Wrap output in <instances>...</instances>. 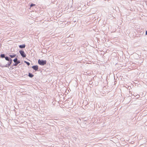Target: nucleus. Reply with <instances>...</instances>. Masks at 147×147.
<instances>
[{
  "instance_id": "nucleus-1",
  "label": "nucleus",
  "mask_w": 147,
  "mask_h": 147,
  "mask_svg": "<svg viewBox=\"0 0 147 147\" xmlns=\"http://www.w3.org/2000/svg\"><path fill=\"white\" fill-rule=\"evenodd\" d=\"M8 61L5 60H2L0 62V66L2 68L8 67Z\"/></svg>"
},
{
  "instance_id": "nucleus-2",
  "label": "nucleus",
  "mask_w": 147,
  "mask_h": 147,
  "mask_svg": "<svg viewBox=\"0 0 147 147\" xmlns=\"http://www.w3.org/2000/svg\"><path fill=\"white\" fill-rule=\"evenodd\" d=\"M46 63L47 61L46 60L39 59L38 60V63L40 65H44L46 64Z\"/></svg>"
},
{
  "instance_id": "nucleus-3",
  "label": "nucleus",
  "mask_w": 147,
  "mask_h": 147,
  "mask_svg": "<svg viewBox=\"0 0 147 147\" xmlns=\"http://www.w3.org/2000/svg\"><path fill=\"white\" fill-rule=\"evenodd\" d=\"M6 61H8V68L9 67V66H10L11 64H12L13 60L11 58H10L9 57H8V59H7L6 60Z\"/></svg>"
},
{
  "instance_id": "nucleus-4",
  "label": "nucleus",
  "mask_w": 147,
  "mask_h": 147,
  "mask_svg": "<svg viewBox=\"0 0 147 147\" xmlns=\"http://www.w3.org/2000/svg\"><path fill=\"white\" fill-rule=\"evenodd\" d=\"M19 52L20 53L21 56L23 57H26V55L24 51L22 50L19 51Z\"/></svg>"
},
{
  "instance_id": "nucleus-5",
  "label": "nucleus",
  "mask_w": 147,
  "mask_h": 147,
  "mask_svg": "<svg viewBox=\"0 0 147 147\" xmlns=\"http://www.w3.org/2000/svg\"><path fill=\"white\" fill-rule=\"evenodd\" d=\"M0 56L1 59L5 58V60L6 61L7 59H8V56H6V55L5 54L1 53L0 54Z\"/></svg>"
},
{
  "instance_id": "nucleus-6",
  "label": "nucleus",
  "mask_w": 147,
  "mask_h": 147,
  "mask_svg": "<svg viewBox=\"0 0 147 147\" xmlns=\"http://www.w3.org/2000/svg\"><path fill=\"white\" fill-rule=\"evenodd\" d=\"M32 68L35 71H40V70L38 69V66L37 65L33 66L32 67Z\"/></svg>"
},
{
  "instance_id": "nucleus-7",
  "label": "nucleus",
  "mask_w": 147,
  "mask_h": 147,
  "mask_svg": "<svg viewBox=\"0 0 147 147\" xmlns=\"http://www.w3.org/2000/svg\"><path fill=\"white\" fill-rule=\"evenodd\" d=\"M30 8L29 9H31L32 8V9H34V8H36V4H33V3H31L30 5Z\"/></svg>"
},
{
  "instance_id": "nucleus-8",
  "label": "nucleus",
  "mask_w": 147,
  "mask_h": 147,
  "mask_svg": "<svg viewBox=\"0 0 147 147\" xmlns=\"http://www.w3.org/2000/svg\"><path fill=\"white\" fill-rule=\"evenodd\" d=\"M12 55H9L8 57H9L10 58H11V59H12V58L15 57H16L17 56H16V55L15 53H12Z\"/></svg>"
},
{
  "instance_id": "nucleus-9",
  "label": "nucleus",
  "mask_w": 147,
  "mask_h": 147,
  "mask_svg": "<svg viewBox=\"0 0 147 147\" xmlns=\"http://www.w3.org/2000/svg\"><path fill=\"white\" fill-rule=\"evenodd\" d=\"M26 45L25 44H23L19 46V47L20 49H23L25 48Z\"/></svg>"
},
{
  "instance_id": "nucleus-10",
  "label": "nucleus",
  "mask_w": 147,
  "mask_h": 147,
  "mask_svg": "<svg viewBox=\"0 0 147 147\" xmlns=\"http://www.w3.org/2000/svg\"><path fill=\"white\" fill-rule=\"evenodd\" d=\"M28 76L30 78H32L34 76V75L32 73L29 72Z\"/></svg>"
},
{
  "instance_id": "nucleus-11",
  "label": "nucleus",
  "mask_w": 147,
  "mask_h": 147,
  "mask_svg": "<svg viewBox=\"0 0 147 147\" xmlns=\"http://www.w3.org/2000/svg\"><path fill=\"white\" fill-rule=\"evenodd\" d=\"M18 56H17L13 60V62L16 63L17 64V57Z\"/></svg>"
},
{
  "instance_id": "nucleus-12",
  "label": "nucleus",
  "mask_w": 147,
  "mask_h": 147,
  "mask_svg": "<svg viewBox=\"0 0 147 147\" xmlns=\"http://www.w3.org/2000/svg\"><path fill=\"white\" fill-rule=\"evenodd\" d=\"M17 66V65L16 63H13V64L12 65H11V67H13V66L16 67Z\"/></svg>"
},
{
  "instance_id": "nucleus-13",
  "label": "nucleus",
  "mask_w": 147,
  "mask_h": 147,
  "mask_svg": "<svg viewBox=\"0 0 147 147\" xmlns=\"http://www.w3.org/2000/svg\"><path fill=\"white\" fill-rule=\"evenodd\" d=\"M21 62L20 61V60H18V59L17 58V65H18Z\"/></svg>"
},
{
  "instance_id": "nucleus-14",
  "label": "nucleus",
  "mask_w": 147,
  "mask_h": 147,
  "mask_svg": "<svg viewBox=\"0 0 147 147\" xmlns=\"http://www.w3.org/2000/svg\"><path fill=\"white\" fill-rule=\"evenodd\" d=\"M93 83V82L92 81H89V84L91 85Z\"/></svg>"
},
{
  "instance_id": "nucleus-15",
  "label": "nucleus",
  "mask_w": 147,
  "mask_h": 147,
  "mask_svg": "<svg viewBox=\"0 0 147 147\" xmlns=\"http://www.w3.org/2000/svg\"><path fill=\"white\" fill-rule=\"evenodd\" d=\"M26 64L28 65V66H29L30 65V63L28 62H27V63H26Z\"/></svg>"
},
{
  "instance_id": "nucleus-16",
  "label": "nucleus",
  "mask_w": 147,
  "mask_h": 147,
  "mask_svg": "<svg viewBox=\"0 0 147 147\" xmlns=\"http://www.w3.org/2000/svg\"><path fill=\"white\" fill-rule=\"evenodd\" d=\"M145 34L146 35H147V31H146Z\"/></svg>"
},
{
  "instance_id": "nucleus-17",
  "label": "nucleus",
  "mask_w": 147,
  "mask_h": 147,
  "mask_svg": "<svg viewBox=\"0 0 147 147\" xmlns=\"http://www.w3.org/2000/svg\"><path fill=\"white\" fill-rule=\"evenodd\" d=\"M24 63H27V61H24Z\"/></svg>"
},
{
  "instance_id": "nucleus-18",
  "label": "nucleus",
  "mask_w": 147,
  "mask_h": 147,
  "mask_svg": "<svg viewBox=\"0 0 147 147\" xmlns=\"http://www.w3.org/2000/svg\"><path fill=\"white\" fill-rule=\"evenodd\" d=\"M105 108L104 109H104H103V110H102L103 111H102V112H103V111H105Z\"/></svg>"
},
{
  "instance_id": "nucleus-19",
  "label": "nucleus",
  "mask_w": 147,
  "mask_h": 147,
  "mask_svg": "<svg viewBox=\"0 0 147 147\" xmlns=\"http://www.w3.org/2000/svg\"><path fill=\"white\" fill-rule=\"evenodd\" d=\"M102 106L104 107H105V105H104V106H103V105H102Z\"/></svg>"
}]
</instances>
